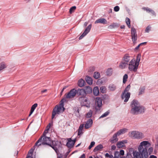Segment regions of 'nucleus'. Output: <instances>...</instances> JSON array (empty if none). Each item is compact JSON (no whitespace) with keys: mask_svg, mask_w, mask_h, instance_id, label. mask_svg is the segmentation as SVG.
<instances>
[{"mask_svg":"<svg viewBox=\"0 0 158 158\" xmlns=\"http://www.w3.org/2000/svg\"><path fill=\"white\" fill-rule=\"evenodd\" d=\"M130 96V93L129 92H123L122 94V98L124 100L125 102H127Z\"/></svg>","mask_w":158,"mask_h":158,"instance_id":"10","label":"nucleus"},{"mask_svg":"<svg viewBox=\"0 0 158 158\" xmlns=\"http://www.w3.org/2000/svg\"><path fill=\"white\" fill-rule=\"evenodd\" d=\"M77 93L78 95L81 96V97L85 96L86 95L85 91L83 89H78L77 90Z\"/></svg>","mask_w":158,"mask_h":158,"instance_id":"14","label":"nucleus"},{"mask_svg":"<svg viewBox=\"0 0 158 158\" xmlns=\"http://www.w3.org/2000/svg\"><path fill=\"white\" fill-rule=\"evenodd\" d=\"M109 89L110 91H114L116 89V86L112 84H110L109 86Z\"/></svg>","mask_w":158,"mask_h":158,"instance_id":"31","label":"nucleus"},{"mask_svg":"<svg viewBox=\"0 0 158 158\" xmlns=\"http://www.w3.org/2000/svg\"><path fill=\"white\" fill-rule=\"evenodd\" d=\"M140 58L141 55L140 54H138L137 56L136 60H135V62L138 64L139 65V62L140 60Z\"/></svg>","mask_w":158,"mask_h":158,"instance_id":"34","label":"nucleus"},{"mask_svg":"<svg viewBox=\"0 0 158 158\" xmlns=\"http://www.w3.org/2000/svg\"><path fill=\"white\" fill-rule=\"evenodd\" d=\"M85 97H80L78 98L79 101L82 105H85L87 103L88 101L87 99Z\"/></svg>","mask_w":158,"mask_h":158,"instance_id":"13","label":"nucleus"},{"mask_svg":"<svg viewBox=\"0 0 158 158\" xmlns=\"http://www.w3.org/2000/svg\"><path fill=\"white\" fill-rule=\"evenodd\" d=\"M47 89H45L44 90H42L41 92V93L42 94H43L44 92H46L47 91Z\"/></svg>","mask_w":158,"mask_h":158,"instance_id":"54","label":"nucleus"},{"mask_svg":"<svg viewBox=\"0 0 158 158\" xmlns=\"http://www.w3.org/2000/svg\"><path fill=\"white\" fill-rule=\"evenodd\" d=\"M131 88V86L130 85H128L127 87L125 89L124 91L123 92H128V91L130 90Z\"/></svg>","mask_w":158,"mask_h":158,"instance_id":"41","label":"nucleus"},{"mask_svg":"<svg viewBox=\"0 0 158 158\" xmlns=\"http://www.w3.org/2000/svg\"><path fill=\"white\" fill-rule=\"evenodd\" d=\"M33 150L32 149H31L30 150L29 152V153L32 154L33 153Z\"/></svg>","mask_w":158,"mask_h":158,"instance_id":"58","label":"nucleus"},{"mask_svg":"<svg viewBox=\"0 0 158 158\" xmlns=\"http://www.w3.org/2000/svg\"><path fill=\"white\" fill-rule=\"evenodd\" d=\"M7 67V65L5 63L2 62L0 63V71L3 70Z\"/></svg>","mask_w":158,"mask_h":158,"instance_id":"28","label":"nucleus"},{"mask_svg":"<svg viewBox=\"0 0 158 158\" xmlns=\"http://www.w3.org/2000/svg\"><path fill=\"white\" fill-rule=\"evenodd\" d=\"M85 81L82 79H79L78 81V85L80 87H82L84 85Z\"/></svg>","mask_w":158,"mask_h":158,"instance_id":"23","label":"nucleus"},{"mask_svg":"<svg viewBox=\"0 0 158 158\" xmlns=\"http://www.w3.org/2000/svg\"><path fill=\"white\" fill-rule=\"evenodd\" d=\"M127 129L126 128L120 129L117 132V134H118V135H119L125 133L127 131Z\"/></svg>","mask_w":158,"mask_h":158,"instance_id":"30","label":"nucleus"},{"mask_svg":"<svg viewBox=\"0 0 158 158\" xmlns=\"http://www.w3.org/2000/svg\"><path fill=\"white\" fill-rule=\"evenodd\" d=\"M131 36L132 41L134 44L136 42L137 40V34L136 31L134 27H132L131 30Z\"/></svg>","mask_w":158,"mask_h":158,"instance_id":"9","label":"nucleus"},{"mask_svg":"<svg viewBox=\"0 0 158 158\" xmlns=\"http://www.w3.org/2000/svg\"><path fill=\"white\" fill-rule=\"evenodd\" d=\"M102 148L103 146L102 144H100L95 148L94 150V152H96L100 151Z\"/></svg>","mask_w":158,"mask_h":158,"instance_id":"27","label":"nucleus"},{"mask_svg":"<svg viewBox=\"0 0 158 158\" xmlns=\"http://www.w3.org/2000/svg\"><path fill=\"white\" fill-rule=\"evenodd\" d=\"M48 131L45 129L43 133L42 137H46V135L47 133H48Z\"/></svg>","mask_w":158,"mask_h":158,"instance_id":"47","label":"nucleus"},{"mask_svg":"<svg viewBox=\"0 0 158 158\" xmlns=\"http://www.w3.org/2000/svg\"><path fill=\"white\" fill-rule=\"evenodd\" d=\"M61 145L60 142L58 141H52L50 146L54 150L56 153H57L58 152V149L60 147Z\"/></svg>","mask_w":158,"mask_h":158,"instance_id":"7","label":"nucleus"},{"mask_svg":"<svg viewBox=\"0 0 158 158\" xmlns=\"http://www.w3.org/2000/svg\"><path fill=\"white\" fill-rule=\"evenodd\" d=\"M94 77L95 79H98L100 77V73L98 72H94Z\"/></svg>","mask_w":158,"mask_h":158,"instance_id":"37","label":"nucleus"},{"mask_svg":"<svg viewBox=\"0 0 158 158\" xmlns=\"http://www.w3.org/2000/svg\"><path fill=\"white\" fill-rule=\"evenodd\" d=\"M131 109L130 113L133 114H138L144 113L145 111L144 107L141 105L137 100H134L131 104Z\"/></svg>","mask_w":158,"mask_h":158,"instance_id":"1","label":"nucleus"},{"mask_svg":"<svg viewBox=\"0 0 158 158\" xmlns=\"http://www.w3.org/2000/svg\"><path fill=\"white\" fill-rule=\"evenodd\" d=\"M125 27V26L124 25L121 26L120 27V28L121 29H124Z\"/></svg>","mask_w":158,"mask_h":158,"instance_id":"61","label":"nucleus"},{"mask_svg":"<svg viewBox=\"0 0 158 158\" xmlns=\"http://www.w3.org/2000/svg\"><path fill=\"white\" fill-rule=\"evenodd\" d=\"M105 156H106V157H109L110 155H109V154L108 153H106L105 154Z\"/></svg>","mask_w":158,"mask_h":158,"instance_id":"60","label":"nucleus"},{"mask_svg":"<svg viewBox=\"0 0 158 158\" xmlns=\"http://www.w3.org/2000/svg\"><path fill=\"white\" fill-rule=\"evenodd\" d=\"M117 135H118V134H117V132L113 135V137L110 139V142L112 143H114L117 141L118 140L117 137Z\"/></svg>","mask_w":158,"mask_h":158,"instance_id":"19","label":"nucleus"},{"mask_svg":"<svg viewBox=\"0 0 158 158\" xmlns=\"http://www.w3.org/2000/svg\"><path fill=\"white\" fill-rule=\"evenodd\" d=\"M156 142L155 145V148L156 150H158V136L156 137Z\"/></svg>","mask_w":158,"mask_h":158,"instance_id":"35","label":"nucleus"},{"mask_svg":"<svg viewBox=\"0 0 158 158\" xmlns=\"http://www.w3.org/2000/svg\"><path fill=\"white\" fill-rule=\"evenodd\" d=\"M95 103L98 107H101L102 105L101 99L99 97H97L95 99Z\"/></svg>","mask_w":158,"mask_h":158,"instance_id":"16","label":"nucleus"},{"mask_svg":"<svg viewBox=\"0 0 158 158\" xmlns=\"http://www.w3.org/2000/svg\"><path fill=\"white\" fill-rule=\"evenodd\" d=\"M128 69L129 71L135 72L137 70L139 65L135 62V59H132L128 64Z\"/></svg>","mask_w":158,"mask_h":158,"instance_id":"5","label":"nucleus"},{"mask_svg":"<svg viewBox=\"0 0 158 158\" xmlns=\"http://www.w3.org/2000/svg\"><path fill=\"white\" fill-rule=\"evenodd\" d=\"M140 45H139V44L138 46H137V47L135 48V49L136 50H137V49H138L139 48V47H140Z\"/></svg>","mask_w":158,"mask_h":158,"instance_id":"59","label":"nucleus"},{"mask_svg":"<svg viewBox=\"0 0 158 158\" xmlns=\"http://www.w3.org/2000/svg\"><path fill=\"white\" fill-rule=\"evenodd\" d=\"M109 112L108 111H107L104 114H102L99 118H103L107 116L109 114Z\"/></svg>","mask_w":158,"mask_h":158,"instance_id":"40","label":"nucleus"},{"mask_svg":"<svg viewBox=\"0 0 158 158\" xmlns=\"http://www.w3.org/2000/svg\"><path fill=\"white\" fill-rule=\"evenodd\" d=\"M92 111L90 110L86 114L85 117L87 118H90L92 116Z\"/></svg>","mask_w":158,"mask_h":158,"instance_id":"32","label":"nucleus"},{"mask_svg":"<svg viewBox=\"0 0 158 158\" xmlns=\"http://www.w3.org/2000/svg\"><path fill=\"white\" fill-rule=\"evenodd\" d=\"M127 78L128 75L126 74L124 75L123 77V83H125L126 82Z\"/></svg>","mask_w":158,"mask_h":158,"instance_id":"39","label":"nucleus"},{"mask_svg":"<svg viewBox=\"0 0 158 158\" xmlns=\"http://www.w3.org/2000/svg\"><path fill=\"white\" fill-rule=\"evenodd\" d=\"M145 89V87L144 86L140 87L139 90L138 95L140 96L144 94Z\"/></svg>","mask_w":158,"mask_h":158,"instance_id":"21","label":"nucleus"},{"mask_svg":"<svg viewBox=\"0 0 158 158\" xmlns=\"http://www.w3.org/2000/svg\"><path fill=\"white\" fill-rule=\"evenodd\" d=\"M51 124L49 123L48 125L46 127V130L49 131V128L50 127Z\"/></svg>","mask_w":158,"mask_h":158,"instance_id":"49","label":"nucleus"},{"mask_svg":"<svg viewBox=\"0 0 158 158\" xmlns=\"http://www.w3.org/2000/svg\"><path fill=\"white\" fill-rule=\"evenodd\" d=\"M149 158H157V157L153 155H151Z\"/></svg>","mask_w":158,"mask_h":158,"instance_id":"51","label":"nucleus"},{"mask_svg":"<svg viewBox=\"0 0 158 158\" xmlns=\"http://www.w3.org/2000/svg\"><path fill=\"white\" fill-rule=\"evenodd\" d=\"M142 9L145 10H146L147 12H150L153 15L156 16V13L154 10H152L148 8V7H143Z\"/></svg>","mask_w":158,"mask_h":158,"instance_id":"20","label":"nucleus"},{"mask_svg":"<svg viewBox=\"0 0 158 158\" xmlns=\"http://www.w3.org/2000/svg\"><path fill=\"white\" fill-rule=\"evenodd\" d=\"M116 148V146L115 145H113L111 146V149L112 150H114Z\"/></svg>","mask_w":158,"mask_h":158,"instance_id":"52","label":"nucleus"},{"mask_svg":"<svg viewBox=\"0 0 158 158\" xmlns=\"http://www.w3.org/2000/svg\"><path fill=\"white\" fill-rule=\"evenodd\" d=\"M106 74L107 75L110 76H111L112 73V70L111 69H108L106 72Z\"/></svg>","mask_w":158,"mask_h":158,"instance_id":"36","label":"nucleus"},{"mask_svg":"<svg viewBox=\"0 0 158 158\" xmlns=\"http://www.w3.org/2000/svg\"><path fill=\"white\" fill-rule=\"evenodd\" d=\"M64 106V102L62 99L61 100L60 104L56 106L53 109L52 116V119L55 117L56 115L59 114L60 113L63 112L65 109Z\"/></svg>","mask_w":158,"mask_h":158,"instance_id":"2","label":"nucleus"},{"mask_svg":"<svg viewBox=\"0 0 158 158\" xmlns=\"http://www.w3.org/2000/svg\"><path fill=\"white\" fill-rule=\"evenodd\" d=\"M68 87L67 86H64L63 88L64 90Z\"/></svg>","mask_w":158,"mask_h":158,"instance_id":"62","label":"nucleus"},{"mask_svg":"<svg viewBox=\"0 0 158 158\" xmlns=\"http://www.w3.org/2000/svg\"><path fill=\"white\" fill-rule=\"evenodd\" d=\"M131 57L128 54H126L123 56L122 61L120 63L119 68L123 69L126 68L129 63L132 60Z\"/></svg>","mask_w":158,"mask_h":158,"instance_id":"3","label":"nucleus"},{"mask_svg":"<svg viewBox=\"0 0 158 158\" xmlns=\"http://www.w3.org/2000/svg\"><path fill=\"white\" fill-rule=\"evenodd\" d=\"M91 24H89L87 27L85 29L84 32L82 35L79 37V39L81 40L90 31L91 28Z\"/></svg>","mask_w":158,"mask_h":158,"instance_id":"11","label":"nucleus"},{"mask_svg":"<svg viewBox=\"0 0 158 158\" xmlns=\"http://www.w3.org/2000/svg\"><path fill=\"white\" fill-rule=\"evenodd\" d=\"M83 133V130L78 129V135H81Z\"/></svg>","mask_w":158,"mask_h":158,"instance_id":"44","label":"nucleus"},{"mask_svg":"<svg viewBox=\"0 0 158 158\" xmlns=\"http://www.w3.org/2000/svg\"><path fill=\"white\" fill-rule=\"evenodd\" d=\"M125 21L127 26L129 28H130L131 27L130 19L128 18L127 17Z\"/></svg>","mask_w":158,"mask_h":158,"instance_id":"33","label":"nucleus"},{"mask_svg":"<svg viewBox=\"0 0 158 158\" xmlns=\"http://www.w3.org/2000/svg\"><path fill=\"white\" fill-rule=\"evenodd\" d=\"M64 90L63 89H62V90L61 91V93H63V92Z\"/></svg>","mask_w":158,"mask_h":158,"instance_id":"63","label":"nucleus"},{"mask_svg":"<svg viewBox=\"0 0 158 158\" xmlns=\"http://www.w3.org/2000/svg\"><path fill=\"white\" fill-rule=\"evenodd\" d=\"M95 143L94 141L92 142L90 145L89 146L88 148L89 149H90L91 148L95 145Z\"/></svg>","mask_w":158,"mask_h":158,"instance_id":"43","label":"nucleus"},{"mask_svg":"<svg viewBox=\"0 0 158 158\" xmlns=\"http://www.w3.org/2000/svg\"><path fill=\"white\" fill-rule=\"evenodd\" d=\"M84 127V124H81L80 126L78 129H80V130H83V129Z\"/></svg>","mask_w":158,"mask_h":158,"instance_id":"48","label":"nucleus"},{"mask_svg":"<svg viewBox=\"0 0 158 158\" xmlns=\"http://www.w3.org/2000/svg\"><path fill=\"white\" fill-rule=\"evenodd\" d=\"M88 24V22H85L84 23V27H86V26Z\"/></svg>","mask_w":158,"mask_h":158,"instance_id":"57","label":"nucleus"},{"mask_svg":"<svg viewBox=\"0 0 158 158\" xmlns=\"http://www.w3.org/2000/svg\"><path fill=\"white\" fill-rule=\"evenodd\" d=\"M37 106L38 104L37 103H35L32 106L29 116H30L32 114L35 109Z\"/></svg>","mask_w":158,"mask_h":158,"instance_id":"22","label":"nucleus"},{"mask_svg":"<svg viewBox=\"0 0 158 158\" xmlns=\"http://www.w3.org/2000/svg\"><path fill=\"white\" fill-rule=\"evenodd\" d=\"M129 135L131 137L139 139H141L144 137L142 133L136 131H133L129 132Z\"/></svg>","mask_w":158,"mask_h":158,"instance_id":"6","label":"nucleus"},{"mask_svg":"<svg viewBox=\"0 0 158 158\" xmlns=\"http://www.w3.org/2000/svg\"><path fill=\"white\" fill-rule=\"evenodd\" d=\"M153 148L152 147L148 149V151L150 152H152L153 151Z\"/></svg>","mask_w":158,"mask_h":158,"instance_id":"55","label":"nucleus"},{"mask_svg":"<svg viewBox=\"0 0 158 158\" xmlns=\"http://www.w3.org/2000/svg\"><path fill=\"white\" fill-rule=\"evenodd\" d=\"M85 156L84 154H83L79 158H85Z\"/></svg>","mask_w":158,"mask_h":158,"instance_id":"53","label":"nucleus"},{"mask_svg":"<svg viewBox=\"0 0 158 158\" xmlns=\"http://www.w3.org/2000/svg\"><path fill=\"white\" fill-rule=\"evenodd\" d=\"M106 88L104 86H102L100 88V90L103 94L105 93L106 92Z\"/></svg>","mask_w":158,"mask_h":158,"instance_id":"38","label":"nucleus"},{"mask_svg":"<svg viewBox=\"0 0 158 158\" xmlns=\"http://www.w3.org/2000/svg\"><path fill=\"white\" fill-rule=\"evenodd\" d=\"M146 44V42H143V43H140V44H139V45L140 46H142L143 44Z\"/></svg>","mask_w":158,"mask_h":158,"instance_id":"56","label":"nucleus"},{"mask_svg":"<svg viewBox=\"0 0 158 158\" xmlns=\"http://www.w3.org/2000/svg\"><path fill=\"white\" fill-rule=\"evenodd\" d=\"M87 82L89 85H91L93 83V80L92 78L89 76H86L85 78Z\"/></svg>","mask_w":158,"mask_h":158,"instance_id":"24","label":"nucleus"},{"mask_svg":"<svg viewBox=\"0 0 158 158\" xmlns=\"http://www.w3.org/2000/svg\"><path fill=\"white\" fill-rule=\"evenodd\" d=\"M119 9L120 8L118 6H115L114 8V10L115 11L117 12L119 10Z\"/></svg>","mask_w":158,"mask_h":158,"instance_id":"45","label":"nucleus"},{"mask_svg":"<svg viewBox=\"0 0 158 158\" xmlns=\"http://www.w3.org/2000/svg\"><path fill=\"white\" fill-rule=\"evenodd\" d=\"M127 143L126 140H123L118 142L117 143V146L119 148H122L124 146L125 144Z\"/></svg>","mask_w":158,"mask_h":158,"instance_id":"18","label":"nucleus"},{"mask_svg":"<svg viewBox=\"0 0 158 158\" xmlns=\"http://www.w3.org/2000/svg\"><path fill=\"white\" fill-rule=\"evenodd\" d=\"M93 93L94 94L97 96L99 94V90L98 88L96 86L93 89Z\"/></svg>","mask_w":158,"mask_h":158,"instance_id":"25","label":"nucleus"},{"mask_svg":"<svg viewBox=\"0 0 158 158\" xmlns=\"http://www.w3.org/2000/svg\"><path fill=\"white\" fill-rule=\"evenodd\" d=\"M107 21L104 18H101L98 19L95 21V23L97 24L98 23H102L103 24H106L107 23Z\"/></svg>","mask_w":158,"mask_h":158,"instance_id":"17","label":"nucleus"},{"mask_svg":"<svg viewBox=\"0 0 158 158\" xmlns=\"http://www.w3.org/2000/svg\"><path fill=\"white\" fill-rule=\"evenodd\" d=\"M76 9V7L75 6H73L71 7L69 10V12L70 13H72V12H74V10Z\"/></svg>","mask_w":158,"mask_h":158,"instance_id":"42","label":"nucleus"},{"mask_svg":"<svg viewBox=\"0 0 158 158\" xmlns=\"http://www.w3.org/2000/svg\"><path fill=\"white\" fill-rule=\"evenodd\" d=\"M151 27L149 26H148L145 30V31L146 32H148L150 30Z\"/></svg>","mask_w":158,"mask_h":158,"instance_id":"46","label":"nucleus"},{"mask_svg":"<svg viewBox=\"0 0 158 158\" xmlns=\"http://www.w3.org/2000/svg\"><path fill=\"white\" fill-rule=\"evenodd\" d=\"M93 124V120L91 119H89L86 122L85 127V129H88Z\"/></svg>","mask_w":158,"mask_h":158,"instance_id":"15","label":"nucleus"},{"mask_svg":"<svg viewBox=\"0 0 158 158\" xmlns=\"http://www.w3.org/2000/svg\"><path fill=\"white\" fill-rule=\"evenodd\" d=\"M124 151L123 150H121L120 151V155L123 156L124 155Z\"/></svg>","mask_w":158,"mask_h":158,"instance_id":"50","label":"nucleus"},{"mask_svg":"<svg viewBox=\"0 0 158 158\" xmlns=\"http://www.w3.org/2000/svg\"><path fill=\"white\" fill-rule=\"evenodd\" d=\"M51 141L50 137H42L41 138H40L36 142L34 147L39 146L42 144H46L50 146L51 143Z\"/></svg>","mask_w":158,"mask_h":158,"instance_id":"4","label":"nucleus"},{"mask_svg":"<svg viewBox=\"0 0 158 158\" xmlns=\"http://www.w3.org/2000/svg\"><path fill=\"white\" fill-rule=\"evenodd\" d=\"M77 94V90L75 89H73L67 94H66L64 96L65 98L67 99H70L74 98Z\"/></svg>","mask_w":158,"mask_h":158,"instance_id":"8","label":"nucleus"},{"mask_svg":"<svg viewBox=\"0 0 158 158\" xmlns=\"http://www.w3.org/2000/svg\"><path fill=\"white\" fill-rule=\"evenodd\" d=\"M80 144H81L80 143V144H78V145L76 146V147H78V146H79V145H80Z\"/></svg>","mask_w":158,"mask_h":158,"instance_id":"64","label":"nucleus"},{"mask_svg":"<svg viewBox=\"0 0 158 158\" xmlns=\"http://www.w3.org/2000/svg\"><path fill=\"white\" fill-rule=\"evenodd\" d=\"M119 25L117 23H113L112 24L110 25L108 28L110 29H113L116 27H118Z\"/></svg>","mask_w":158,"mask_h":158,"instance_id":"29","label":"nucleus"},{"mask_svg":"<svg viewBox=\"0 0 158 158\" xmlns=\"http://www.w3.org/2000/svg\"><path fill=\"white\" fill-rule=\"evenodd\" d=\"M67 140L68 141L66 144V146L69 148H72L75 143V139L72 140L71 138H68Z\"/></svg>","mask_w":158,"mask_h":158,"instance_id":"12","label":"nucleus"},{"mask_svg":"<svg viewBox=\"0 0 158 158\" xmlns=\"http://www.w3.org/2000/svg\"><path fill=\"white\" fill-rule=\"evenodd\" d=\"M85 91L86 94H90L92 92V89L90 87L87 86L85 87Z\"/></svg>","mask_w":158,"mask_h":158,"instance_id":"26","label":"nucleus"}]
</instances>
